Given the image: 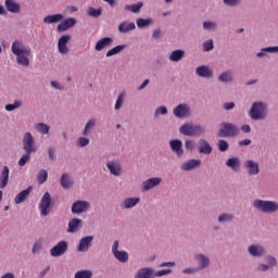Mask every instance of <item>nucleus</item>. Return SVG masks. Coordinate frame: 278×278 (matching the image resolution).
<instances>
[{
	"label": "nucleus",
	"instance_id": "obj_32",
	"mask_svg": "<svg viewBox=\"0 0 278 278\" xmlns=\"http://www.w3.org/2000/svg\"><path fill=\"white\" fill-rule=\"evenodd\" d=\"M60 184H61L62 188H64L65 190H68V188H72V186H73V184H75V181L71 177V174L63 173L61 175Z\"/></svg>",
	"mask_w": 278,
	"mask_h": 278
},
{
	"label": "nucleus",
	"instance_id": "obj_6",
	"mask_svg": "<svg viewBox=\"0 0 278 278\" xmlns=\"http://www.w3.org/2000/svg\"><path fill=\"white\" fill-rule=\"evenodd\" d=\"M248 254L253 260H262L266 257V247L262 243H252L248 247Z\"/></svg>",
	"mask_w": 278,
	"mask_h": 278
},
{
	"label": "nucleus",
	"instance_id": "obj_21",
	"mask_svg": "<svg viewBox=\"0 0 278 278\" xmlns=\"http://www.w3.org/2000/svg\"><path fill=\"white\" fill-rule=\"evenodd\" d=\"M140 203V198L139 197H132V198H125L119 207L121 210H134L136 205Z\"/></svg>",
	"mask_w": 278,
	"mask_h": 278
},
{
	"label": "nucleus",
	"instance_id": "obj_15",
	"mask_svg": "<svg viewBox=\"0 0 278 278\" xmlns=\"http://www.w3.org/2000/svg\"><path fill=\"white\" fill-rule=\"evenodd\" d=\"M243 168H247L248 175L253 177L255 175H260V163L253 160H245L243 162Z\"/></svg>",
	"mask_w": 278,
	"mask_h": 278
},
{
	"label": "nucleus",
	"instance_id": "obj_46",
	"mask_svg": "<svg viewBox=\"0 0 278 278\" xmlns=\"http://www.w3.org/2000/svg\"><path fill=\"white\" fill-rule=\"evenodd\" d=\"M87 14L88 16H91V18H99V16L103 14V9L102 8L94 9L92 7H89L87 10Z\"/></svg>",
	"mask_w": 278,
	"mask_h": 278
},
{
	"label": "nucleus",
	"instance_id": "obj_18",
	"mask_svg": "<svg viewBox=\"0 0 278 278\" xmlns=\"http://www.w3.org/2000/svg\"><path fill=\"white\" fill-rule=\"evenodd\" d=\"M106 168L109 169L110 175H113V177H121V175H123V167L118 161L108 162Z\"/></svg>",
	"mask_w": 278,
	"mask_h": 278
},
{
	"label": "nucleus",
	"instance_id": "obj_57",
	"mask_svg": "<svg viewBox=\"0 0 278 278\" xmlns=\"http://www.w3.org/2000/svg\"><path fill=\"white\" fill-rule=\"evenodd\" d=\"M202 47H203V51H206V52L212 51L214 49V40L208 39L204 41Z\"/></svg>",
	"mask_w": 278,
	"mask_h": 278
},
{
	"label": "nucleus",
	"instance_id": "obj_56",
	"mask_svg": "<svg viewBox=\"0 0 278 278\" xmlns=\"http://www.w3.org/2000/svg\"><path fill=\"white\" fill-rule=\"evenodd\" d=\"M160 114H162L163 116H166V114H168V109L166 106L156 108V110L154 112L155 118H157L160 116Z\"/></svg>",
	"mask_w": 278,
	"mask_h": 278
},
{
	"label": "nucleus",
	"instance_id": "obj_25",
	"mask_svg": "<svg viewBox=\"0 0 278 278\" xmlns=\"http://www.w3.org/2000/svg\"><path fill=\"white\" fill-rule=\"evenodd\" d=\"M4 8L11 14H21V3L16 2V0H5Z\"/></svg>",
	"mask_w": 278,
	"mask_h": 278
},
{
	"label": "nucleus",
	"instance_id": "obj_29",
	"mask_svg": "<svg viewBox=\"0 0 278 278\" xmlns=\"http://www.w3.org/2000/svg\"><path fill=\"white\" fill-rule=\"evenodd\" d=\"M10 181V167L4 165L0 173V188H5Z\"/></svg>",
	"mask_w": 278,
	"mask_h": 278
},
{
	"label": "nucleus",
	"instance_id": "obj_36",
	"mask_svg": "<svg viewBox=\"0 0 278 278\" xmlns=\"http://www.w3.org/2000/svg\"><path fill=\"white\" fill-rule=\"evenodd\" d=\"M226 166L235 172L240 170V166H241L240 157L233 156V157L228 159L226 161Z\"/></svg>",
	"mask_w": 278,
	"mask_h": 278
},
{
	"label": "nucleus",
	"instance_id": "obj_53",
	"mask_svg": "<svg viewBox=\"0 0 278 278\" xmlns=\"http://www.w3.org/2000/svg\"><path fill=\"white\" fill-rule=\"evenodd\" d=\"M76 144L80 149H84L85 147H88V144H90V139L86 138V136L79 137L76 141Z\"/></svg>",
	"mask_w": 278,
	"mask_h": 278
},
{
	"label": "nucleus",
	"instance_id": "obj_61",
	"mask_svg": "<svg viewBox=\"0 0 278 278\" xmlns=\"http://www.w3.org/2000/svg\"><path fill=\"white\" fill-rule=\"evenodd\" d=\"M153 40H160L162 38V30L160 28H156L152 33Z\"/></svg>",
	"mask_w": 278,
	"mask_h": 278
},
{
	"label": "nucleus",
	"instance_id": "obj_34",
	"mask_svg": "<svg viewBox=\"0 0 278 278\" xmlns=\"http://www.w3.org/2000/svg\"><path fill=\"white\" fill-rule=\"evenodd\" d=\"M267 53H278V46L262 48L260 52L256 53V58L264 60Z\"/></svg>",
	"mask_w": 278,
	"mask_h": 278
},
{
	"label": "nucleus",
	"instance_id": "obj_48",
	"mask_svg": "<svg viewBox=\"0 0 278 278\" xmlns=\"http://www.w3.org/2000/svg\"><path fill=\"white\" fill-rule=\"evenodd\" d=\"M47 179H49V173L47 172V169H40L37 174L38 184L42 186V184H45Z\"/></svg>",
	"mask_w": 278,
	"mask_h": 278
},
{
	"label": "nucleus",
	"instance_id": "obj_35",
	"mask_svg": "<svg viewBox=\"0 0 278 278\" xmlns=\"http://www.w3.org/2000/svg\"><path fill=\"white\" fill-rule=\"evenodd\" d=\"M236 215L233 213H222L217 217V223L219 225H225V223H233Z\"/></svg>",
	"mask_w": 278,
	"mask_h": 278
},
{
	"label": "nucleus",
	"instance_id": "obj_51",
	"mask_svg": "<svg viewBox=\"0 0 278 278\" xmlns=\"http://www.w3.org/2000/svg\"><path fill=\"white\" fill-rule=\"evenodd\" d=\"M125 104V93L122 92L117 96V100L115 102V110L116 112H118V110H121V108H123V105Z\"/></svg>",
	"mask_w": 278,
	"mask_h": 278
},
{
	"label": "nucleus",
	"instance_id": "obj_10",
	"mask_svg": "<svg viewBox=\"0 0 278 278\" xmlns=\"http://www.w3.org/2000/svg\"><path fill=\"white\" fill-rule=\"evenodd\" d=\"M173 114L176 118H188L192 115V110L188 104L181 103L173 110Z\"/></svg>",
	"mask_w": 278,
	"mask_h": 278
},
{
	"label": "nucleus",
	"instance_id": "obj_26",
	"mask_svg": "<svg viewBox=\"0 0 278 278\" xmlns=\"http://www.w3.org/2000/svg\"><path fill=\"white\" fill-rule=\"evenodd\" d=\"M31 187H28L27 189L21 191L15 198L14 203L15 205H21V203H25L27 199L29 198V194H31Z\"/></svg>",
	"mask_w": 278,
	"mask_h": 278
},
{
	"label": "nucleus",
	"instance_id": "obj_28",
	"mask_svg": "<svg viewBox=\"0 0 278 278\" xmlns=\"http://www.w3.org/2000/svg\"><path fill=\"white\" fill-rule=\"evenodd\" d=\"M114 42V38L112 37H103L99 41H97L94 49L96 51H103V49L111 47V45Z\"/></svg>",
	"mask_w": 278,
	"mask_h": 278
},
{
	"label": "nucleus",
	"instance_id": "obj_17",
	"mask_svg": "<svg viewBox=\"0 0 278 278\" xmlns=\"http://www.w3.org/2000/svg\"><path fill=\"white\" fill-rule=\"evenodd\" d=\"M93 240H94L93 236H86L81 238L77 247L78 253H87L90 247H92Z\"/></svg>",
	"mask_w": 278,
	"mask_h": 278
},
{
	"label": "nucleus",
	"instance_id": "obj_33",
	"mask_svg": "<svg viewBox=\"0 0 278 278\" xmlns=\"http://www.w3.org/2000/svg\"><path fill=\"white\" fill-rule=\"evenodd\" d=\"M154 270L151 267H143L140 268L137 274L135 275V278H152L154 275Z\"/></svg>",
	"mask_w": 278,
	"mask_h": 278
},
{
	"label": "nucleus",
	"instance_id": "obj_13",
	"mask_svg": "<svg viewBox=\"0 0 278 278\" xmlns=\"http://www.w3.org/2000/svg\"><path fill=\"white\" fill-rule=\"evenodd\" d=\"M169 149L172 153H175L176 157H184V142L180 139L170 140Z\"/></svg>",
	"mask_w": 278,
	"mask_h": 278
},
{
	"label": "nucleus",
	"instance_id": "obj_19",
	"mask_svg": "<svg viewBox=\"0 0 278 278\" xmlns=\"http://www.w3.org/2000/svg\"><path fill=\"white\" fill-rule=\"evenodd\" d=\"M194 260L195 262H198V268L199 270H205L206 268H210V256L203 254V253H199L194 255Z\"/></svg>",
	"mask_w": 278,
	"mask_h": 278
},
{
	"label": "nucleus",
	"instance_id": "obj_63",
	"mask_svg": "<svg viewBox=\"0 0 278 278\" xmlns=\"http://www.w3.org/2000/svg\"><path fill=\"white\" fill-rule=\"evenodd\" d=\"M49 160L53 162L55 160V149L53 147L48 148Z\"/></svg>",
	"mask_w": 278,
	"mask_h": 278
},
{
	"label": "nucleus",
	"instance_id": "obj_1",
	"mask_svg": "<svg viewBox=\"0 0 278 278\" xmlns=\"http://www.w3.org/2000/svg\"><path fill=\"white\" fill-rule=\"evenodd\" d=\"M11 51L16 56V63L24 66V68H28L31 48L25 47V43L21 40H15L12 43Z\"/></svg>",
	"mask_w": 278,
	"mask_h": 278
},
{
	"label": "nucleus",
	"instance_id": "obj_62",
	"mask_svg": "<svg viewBox=\"0 0 278 278\" xmlns=\"http://www.w3.org/2000/svg\"><path fill=\"white\" fill-rule=\"evenodd\" d=\"M257 270H260L261 273H266V271L270 270V267L267 265V263H261L257 266Z\"/></svg>",
	"mask_w": 278,
	"mask_h": 278
},
{
	"label": "nucleus",
	"instance_id": "obj_64",
	"mask_svg": "<svg viewBox=\"0 0 278 278\" xmlns=\"http://www.w3.org/2000/svg\"><path fill=\"white\" fill-rule=\"evenodd\" d=\"M184 275H195L197 268L194 267H187L182 269Z\"/></svg>",
	"mask_w": 278,
	"mask_h": 278
},
{
	"label": "nucleus",
	"instance_id": "obj_39",
	"mask_svg": "<svg viewBox=\"0 0 278 278\" xmlns=\"http://www.w3.org/2000/svg\"><path fill=\"white\" fill-rule=\"evenodd\" d=\"M35 129L37 134H40L41 136H47V134H49V131H51V126H49V124H45V123H37L35 125Z\"/></svg>",
	"mask_w": 278,
	"mask_h": 278
},
{
	"label": "nucleus",
	"instance_id": "obj_59",
	"mask_svg": "<svg viewBox=\"0 0 278 278\" xmlns=\"http://www.w3.org/2000/svg\"><path fill=\"white\" fill-rule=\"evenodd\" d=\"M41 250H42V243L36 242V243L33 245L31 253H33L34 255H36V253H40Z\"/></svg>",
	"mask_w": 278,
	"mask_h": 278
},
{
	"label": "nucleus",
	"instance_id": "obj_38",
	"mask_svg": "<svg viewBox=\"0 0 278 278\" xmlns=\"http://www.w3.org/2000/svg\"><path fill=\"white\" fill-rule=\"evenodd\" d=\"M182 58H186V51L181 49L174 50L170 55V62H181Z\"/></svg>",
	"mask_w": 278,
	"mask_h": 278
},
{
	"label": "nucleus",
	"instance_id": "obj_50",
	"mask_svg": "<svg viewBox=\"0 0 278 278\" xmlns=\"http://www.w3.org/2000/svg\"><path fill=\"white\" fill-rule=\"evenodd\" d=\"M217 149L218 151H220L222 153H225L227 151H229V143L227 142V140L225 139H220L217 142Z\"/></svg>",
	"mask_w": 278,
	"mask_h": 278
},
{
	"label": "nucleus",
	"instance_id": "obj_3",
	"mask_svg": "<svg viewBox=\"0 0 278 278\" xmlns=\"http://www.w3.org/2000/svg\"><path fill=\"white\" fill-rule=\"evenodd\" d=\"M249 116L253 121H266L268 118V104L261 101L253 102L249 111Z\"/></svg>",
	"mask_w": 278,
	"mask_h": 278
},
{
	"label": "nucleus",
	"instance_id": "obj_22",
	"mask_svg": "<svg viewBox=\"0 0 278 278\" xmlns=\"http://www.w3.org/2000/svg\"><path fill=\"white\" fill-rule=\"evenodd\" d=\"M212 151H214V149L212 144H210V141L205 139L199 140L198 153H200V155H212Z\"/></svg>",
	"mask_w": 278,
	"mask_h": 278
},
{
	"label": "nucleus",
	"instance_id": "obj_45",
	"mask_svg": "<svg viewBox=\"0 0 278 278\" xmlns=\"http://www.w3.org/2000/svg\"><path fill=\"white\" fill-rule=\"evenodd\" d=\"M113 255L115 258H117L118 262H122V264H125L129 261V254L125 251H117Z\"/></svg>",
	"mask_w": 278,
	"mask_h": 278
},
{
	"label": "nucleus",
	"instance_id": "obj_42",
	"mask_svg": "<svg viewBox=\"0 0 278 278\" xmlns=\"http://www.w3.org/2000/svg\"><path fill=\"white\" fill-rule=\"evenodd\" d=\"M125 49H127V45L116 46L106 52V58H112L114 55H118V53H123V51H125Z\"/></svg>",
	"mask_w": 278,
	"mask_h": 278
},
{
	"label": "nucleus",
	"instance_id": "obj_40",
	"mask_svg": "<svg viewBox=\"0 0 278 278\" xmlns=\"http://www.w3.org/2000/svg\"><path fill=\"white\" fill-rule=\"evenodd\" d=\"M136 23H137V27L139 29H144L146 27H151V25H153L154 21L151 17H148V18L139 17V18H137Z\"/></svg>",
	"mask_w": 278,
	"mask_h": 278
},
{
	"label": "nucleus",
	"instance_id": "obj_41",
	"mask_svg": "<svg viewBox=\"0 0 278 278\" xmlns=\"http://www.w3.org/2000/svg\"><path fill=\"white\" fill-rule=\"evenodd\" d=\"M143 5H144L143 2H137L135 4L125 5L124 10H126V12H132V14H138V12H140V10H142Z\"/></svg>",
	"mask_w": 278,
	"mask_h": 278
},
{
	"label": "nucleus",
	"instance_id": "obj_16",
	"mask_svg": "<svg viewBox=\"0 0 278 278\" xmlns=\"http://www.w3.org/2000/svg\"><path fill=\"white\" fill-rule=\"evenodd\" d=\"M162 184V178L160 177H152L148 178L142 182V192H149V190H153V188H157Z\"/></svg>",
	"mask_w": 278,
	"mask_h": 278
},
{
	"label": "nucleus",
	"instance_id": "obj_54",
	"mask_svg": "<svg viewBox=\"0 0 278 278\" xmlns=\"http://www.w3.org/2000/svg\"><path fill=\"white\" fill-rule=\"evenodd\" d=\"M194 147H195L194 140L192 139L185 140V149L186 151H188V153H192L194 151Z\"/></svg>",
	"mask_w": 278,
	"mask_h": 278
},
{
	"label": "nucleus",
	"instance_id": "obj_55",
	"mask_svg": "<svg viewBox=\"0 0 278 278\" xmlns=\"http://www.w3.org/2000/svg\"><path fill=\"white\" fill-rule=\"evenodd\" d=\"M223 3L226 8H238L240 5V0H223Z\"/></svg>",
	"mask_w": 278,
	"mask_h": 278
},
{
	"label": "nucleus",
	"instance_id": "obj_12",
	"mask_svg": "<svg viewBox=\"0 0 278 278\" xmlns=\"http://www.w3.org/2000/svg\"><path fill=\"white\" fill-rule=\"evenodd\" d=\"M71 35H62L58 41V49L61 55H66L71 51L68 43L71 42Z\"/></svg>",
	"mask_w": 278,
	"mask_h": 278
},
{
	"label": "nucleus",
	"instance_id": "obj_14",
	"mask_svg": "<svg viewBox=\"0 0 278 278\" xmlns=\"http://www.w3.org/2000/svg\"><path fill=\"white\" fill-rule=\"evenodd\" d=\"M76 25H77V20L75 17H67L58 25L56 31H59V34H64V31H68V29H73V27H75Z\"/></svg>",
	"mask_w": 278,
	"mask_h": 278
},
{
	"label": "nucleus",
	"instance_id": "obj_2",
	"mask_svg": "<svg viewBox=\"0 0 278 278\" xmlns=\"http://www.w3.org/2000/svg\"><path fill=\"white\" fill-rule=\"evenodd\" d=\"M252 206L256 212H261V214H277L278 212L277 201L255 199L252 202Z\"/></svg>",
	"mask_w": 278,
	"mask_h": 278
},
{
	"label": "nucleus",
	"instance_id": "obj_20",
	"mask_svg": "<svg viewBox=\"0 0 278 278\" xmlns=\"http://www.w3.org/2000/svg\"><path fill=\"white\" fill-rule=\"evenodd\" d=\"M195 75L202 79H212L214 72L207 65H200L195 68Z\"/></svg>",
	"mask_w": 278,
	"mask_h": 278
},
{
	"label": "nucleus",
	"instance_id": "obj_11",
	"mask_svg": "<svg viewBox=\"0 0 278 278\" xmlns=\"http://www.w3.org/2000/svg\"><path fill=\"white\" fill-rule=\"evenodd\" d=\"M68 251V243L64 240L59 241L58 244H55L50 250L51 257H62Z\"/></svg>",
	"mask_w": 278,
	"mask_h": 278
},
{
	"label": "nucleus",
	"instance_id": "obj_31",
	"mask_svg": "<svg viewBox=\"0 0 278 278\" xmlns=\"http://www.w3.org/2000/svg\"><path fill=\"white\" fill-rule=\"evenodd\" d=\"M217 80L219 81V84H232V81H233V72L232 71L222 72L218 75Z\"/></svg>",
	"mask_w": 278,
	"mask_h": 278
},
{
	"label": "nucleus",
	"instance_id": "obj_8",
	"mask_svg": "<svg viewBox=\"0 0 278 278\" xmlns=\"http://www.w3.org/2000/svg\"><path fill=\"white\" fill-rule=\"evenodd\" d=\"M22 142L25 153H36V140H34V136L31 135V132H25Z\"/></svg>",
	"mask_w": 278,
	"mask_h": 278
},
{
	"label": "nucleus",
	"instance_id": "obj_27",
	"mask_svg": "<svg viewBox=\"0 0 278 278\" xmlns=\"http://www.w3.org/2000/svg\"><path fill=\"white\" fill-rule=\"evenodd\" d=\"M97 127V118H90L87 121L85 128L81 131V136L88 137L94 131Z\"/></svg>",
	"mask_w": 278,
	"mask_h": 278
},
{
	"label": "nucleus",
	"instance_id": "obj_7",
	"mask_svg": "<svg viewBox=\"0 0 278 278\" xmlns=\"http://www.w3.org/2000/svg\"><path fill=\"white\" fill-rule=\"evenodd\" d=\"M40 215L45 218L51 214V193L47 191L39 203Z\"/></svg>",
	"mask_w": 278,
	"mask_h": 278
},
{
	"label": "nucleus",
	"instance_id": "obj_5",
	"mask_svg": "<svg viewBox=\"0 0 278 278\" xmlns=\"http://www.w3.org/2000/svg\"><path fill=\"white\" fill-rule=\"evenodd\" d=\"M220 127L223 128L218 130V138H236L240 134V128L235 124L223 122Z\"/></svg>",
	"mask_w": 278,
	"mask_h": 278
},
{
	"label": "nucleus",
	"instance_id": "obj_30",
	"mask_svg": "<svg viewBox=\"0 0 278 278\" xmlns=\"http://www.w3.org/2000/svg\"><path fill=\"white\" fill-rule=\"evenodd\" d=\"M62 21H64V15L62 13L47 15L46 17H43L45 25H53V24L60 23Z\"/></svg>",
	"mask_w": 278,
	"mask_h": 278
},
{
	"label": "nucleus",
	"instance_id": "obj_37",
	"mask_svg": "<svg viewBox=\"0 0 278 278\" xmlns=\"http://www.w3.org/2000/svg\"><path fill=\"white\" fill-rule=\"evenodd\" d=\"M134 29H136V24L134 22H123L118 26L119 34H127L129 31H134Z\"/></svg>",
	"mask_w": 278,
	"mask_h": 278
},
{
	"label": "nucleus",
	"instance_id": "obj_24",
	"mask_svg": "<svg viewBox=\"0 0 278 278\" xmlns=\"http://www.w3.org/2000/svg\"><path fill=\"white\" fill-rule=\"evenodd\" d=\"M81 225H84V220L79 218H72L68 222L67 233H77L81 229Z\"/></svg>",
	"mask_w": 278,
	"mask_h": 278
},
{
	"label": "nucleus",
	"instance_id": "obj_58",
	"mask_svg": "<svg viewBox=\"0 0 278 278\" xmlns=\"http://www.w3.org/2000/svg\"><path fill=\"white\" fill-rule=\"evenodd\" d=\"M173 274V269L168 268V269H161L154 273V277H166V275H172Z\"/></svg>",
	"mask_w": 278,
	"mask_h": 278
},
{
	"label": "nucleus",
	"instance_id": "obj_49",
	"mask_svg": "<svg viewBox=\"0 0 278 278\" xmlns=\"http://www.w3.org/2000/svg\"><path fill=\"white\" fill-rule=\"evenodd\" d=\"M74 278H92V270L90 269H83V270H78Z\"/></svg>",
	"mask_w": 278,
	"mask_h": 278
},
{
	"label": "nucleus",
	"instance_id": "obj_60",
	"mask_svg": "<svg viewBox=\"0 0 278 278\" xmlns=\"http://www.w3.org/2000/svg\"><path fill=\"white\" fill-rule=\"evenodd\" d=\"M50 86L54 88L55 90H64V86H62L60 83L56 80H51Z\"/></svg>",
	"mask_w": 278,
	"mask_h": 278
},
{
	"label": "nucleus",
	"instance_id": "obj_23",
	"mask_svg": "<svg viewBox=\"0 0 278 278\" xmlns=\"http://www.w3.org/2000/svg\"><path fill=\"white\" fill-rule=\"evenodd\" d=\"M199 166H201V160L191 159L182 163L180 168L185 173H190V170H194V168H199Z\"/></svg>",
	"mask_w": 278,
	"mask_h": 278
},
{
	"label": "nucleus",
	"instance_id": "obj_44",
	"mask_svg": "<svg viewBox=\"0 0 278 278\" xmlns=\"http://www.w3.org/2000/svg\"><path fill=\"white\" fill-rule=\"evenodd\" d=\"M204 31H216L218 29V24L212 21H205L202 23Z\"/></svg>",
	"mask_w": 278,
	"mask_h": 278
},
{
	"label": "nucleus",
	"instance_id": "obj_9",
	"mask_svg": "<svg viewBox=\"0 0 278 278\" xmlns=\"http://www.w3.org/2000/svg\"><path fill=\"white\" fill-rule=\"evenodd\" d=\"M90 210V202L86 200H78L72 204V214H86Z\"/></svg>",
	"mask_w": 278,
	"mask_h": 278
},
{
	"label": "nucleus",
	"instance_id": "obj_52",
	"mask_svg": "<svg viewBox=\"0 0 278 278\" xmlns=\"http://www.w3.org/2000/svg\"><path fill=\"white\" fill-rule=\"evenodd\" d=\"M33 152H25L18 161V166H25L31 160Z\"/></svg>",
	"mask_w": 278,
	"mask_h": 278
},
{
	"label": "nucleus",
	"instance_id": "obj_43",
	"mask_svg": "<svg viewBox=\"0 0 278 278\" xmlns=\"http://www.w3.org/2000/svg\"><path fill=\"white\" fill-rule=\"evenodd\" d=\"M23 108V100H15L14 103H9L4 106L7 112H14V110H21Z\"/></svg>",
	"mask_w": 278,
	"mask_h": 278
},
{
	"label": "nucleus",
	"instance_id": "obj_47",
	"mask_svg": "<svg viewBox=\"0 0 278 278\" xmlns=\"http://www.w3.org/2000/svg\"><path fill=\"white\" fill-rule=\"evenodd\" d=\"M263 257H264L265 264H267L269 268L277 267V264H278L277 257H275L274 255H270V254H268V255L265 254V256H263Z\"/></svg>",
	"mask_w": 278,
	"mask_h": 278
},
{
	"label": "nucleus",
	"instance_id": "obj_4",
	"mask_svg": "<svg viewBox=\"0 0 278 278\" xmlns=\"http://www.w3.org/2000/svg\"><path fill=\"white\" fill-rule=\"evenodd\" d=\"M179 134H181V136H187L189 138H199L207 134V128H205V126H202L201 124H184L179 128Z\"/></svg>",
	"mask_w": 278,
	"mask_h": 278
}]
</instances>
